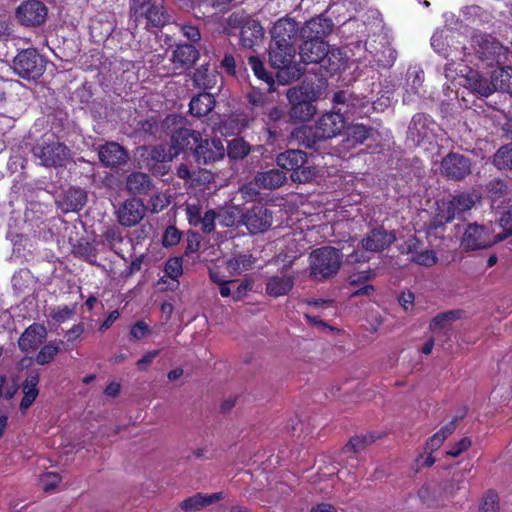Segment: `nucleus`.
<instances>
[{
	"label": "nucleus",
	"instance_id": "obj_1",
	"mask_svg": "<svg viewBox=\"0 0 512 512\" xmlns=\"http://www.w3.org/2000/svg\"><path fill=\"white\" fill-rule=\"evenodd\" d=\"M346 126L341 111L323 114L314 126L302 127L297 131V139L308 149L317 150L319 143L339 135Z\"/></svg>",
	"mask_w": 512,
	"mask_h": 512
},
{
	"label": "nucleus",
	"instance_id": "obj_2",
	"mask_svg": "<svg viewBox=\"0 0 512 512\" xmlns=\"http://www.w3.org/2000/svg\"><path fill=\"white\" fill-rule=\"evenodd\" d=\"M129 20L135 28H163L170 21L164 0H128Z\"/></svg>",
	"mask_w": 512,
	"mask_h": 512
},
{
	"label": "nucleus",
	"instance_id": "obj_3",
	"mask_svg": "<svg viewBox=\"0 0 512 512\" xmlns=\"http://www.w3.org/2000/svg\"><path fill=\"white\" fill-rule=\"evenodd\" d=\"M268 54L271 66L277 70L276 77L280 84H289L304 74L305 68L295 62V45L270 43Z\"/></svg>",
	"mask_w": 512,
	"mask_h": 512
},
{
	"label": "nucleus",
	"instance_id": "obj_4",
	"mask_svg": "<svg viewBox=\"0 0 512 512\" xmlns=\"http://www.w3.org/2000/svg\"><path fill=\"white\" fill-rule=\"evenodd\" d=\"M343 254L332 246H323L313 250L308 258L309 277L324 282L336 276L341 268Z\"/></svg>",
	"mask_w": 512,
	"mask_h": 512
},
{
	"label": "nucleus",
	"instance_id": "obj_5",
	"mask_svg": "<svg viewBox=\"0 0 512 512\" xmlns=\"http://www.w3.org/2000/svg\"><path fill=\"white\" fill-rule=\"evenodd\" d=\"M277 165L290 173L294 183H309L317 176V170L309 164L308 155L299 149H288L276 157Z\"/></svg>",
	"mask_w": 512,
	"mask_h": 512
},
{
	"label": "nucleus",
	"instance_id": "obj_6",
	"mask_svg": "<svg viewBox=\"0 0 512 512\" xmlns=\"http://www.w3.org/2000/svg\"><path fill=\"white\" fill-rule=\"evenodd\" d=\"M287 99L291 105L289 116L293 122L309 121L316 113L313 102L316 95L312 89L296 86L288 89Z\"/></svg>",
	"mask_w": 512,
	"mask_h": 512
},
{
	"label": "nucleus",
	"instance_id": "obj_7",
	"mask_svg": "<svg viewBox=\"0 0 512 512\" xmlns=\"http://www.w3.org/2000/svg\"><path fill=\"white\" fill-rule=\"evenodd\" d=\"M12 67L22 79L37 80L45 72L46 60L35 48H27L17 53Z\"/></svg>",
	"mask_w": 512,
	"mask_h": 512
},
{
	"label": "nucleus",
	"instance_id": "obj_8",
	"mask_svg": "<svg viewBox=\"0 0 512 512\" xmlns=\"http://www.w3.org/2000/svg\"><path fill=\"white\" fill-rule=\"evenodd\" d=\"M32 154L40 165L56 168L65 166L70 150L58 140L42 139L33 146Z\"/></svg>",
	"mask_w": 512,
	"mask_h": 512
},
{
	"label": "nucleus",
	"instance_id": "obj_9",
	"mask_svg": "<svg viewBox=\"0 0 512 512\" xmlns=\"http://www.w3.org/2000/svg\"><path fill=\"white\" fill-rule=\"evenodd\" d=\"M300 45V58L304 64H320L328 72L334 73L339 70V66L331 62V55L328 43L325 40L302 39Z\"/></svg>",
	"mask_w": 512,
	"mask_h": 512
},
{
	"label": "nucleus",
	"instance_id": "obj_10",
	"mask_svg": "<svg viewBox=\"0 0 512 512\" xmlns=\"http://www.w3.org/2000/svg\"><path fill=\"white\" fill-rule=\"evenodd\" d=\"M438 124L425 113H416L408 126L407 140L415 146L431 144L436 138Z\"/></svg>",
	"mask_w": 512,
	"mask_h": 512
},
{
	"label": "nucleus",
	"instance_id": "obj_11",
	"mask_svg": "<svg viewBox=\"0 0 512 512\" xmlns=\"http://www.w3.org/2000/svg\"><path fill=\"white\" fill-rule=\"evenodd\" d=\"M48 17V7L40 0H26L15 9V19L25 28H38Z\"/></svg>",
	"mask_w": 512,
	"mask_h": 512
},
{
	"label": "nucleus",
	"instance_id": "obj_12",
	"mask_svg": "<svg viewBox=\"0 0 512 512\" xmlns=\"http://www.w3.org/2000/svg\"><path fill=\"white\" fill-rule=\"evenodd\" d=\"M142 165L154 176H164L169 171L171 157L163 145L142 146L139 148Z\"/></svg>",
	"mask_w": 512,
	"mask_h": 512
},
{
	"label": "nucleus",
	"instance_id": "obj_13",
	"mask_svg": "<svg viewBox=\"0 0 512 512\" xmlns=\"http://www.w3.org/2000/svg\"><path fill=\"white\" fill-rule=\"evenodd\" d=\"M241 222L251 234L264 233L272 226L273 215L265 204L253 203L242 214Z\"/></svg>",
	"mask_w": 512,
	"mask_h": 512
},
{
	"label": "nucleus",
	"instance_id": "obj_14",
	"mask_svg": "<svg viewBox=\"0 0 512 512\" xmlns=\"http://www.w3.org/2000/svg\"><path fill=\"white\" fill-rule=\"evenodd\" d=\"M470 158L457 152H449L440 162V172L447 180L462 181L471 174Z\"/></svg>",
	"mask_w": 512,
	"mask_h": 512
},
{
	"label": "nucleus",
	"instance_id": "obj_15",
	"mask_svg": "<svg viewBox=\"0 0 512 512\" xmlns=\"http://www.w3.org/2000/svg\"><path fill=\"white\" fill-rule=\"evenodd\" d=\"M147 207L138 198L126 199L116 212L117 221L121 226L134 227L146 215Z\"/></svg>",
	"mask_w": 512,
	"mask_h": 512
},
{
	"label": "nucleus",
	"instance_id": "obj_16",
	"mask_svg": "<svg viewBox=\"0 0 512 512\" xmlns=\"http://www.w3.org/2000/svg\"><path fill=\"white\" fill-rule=\"evenodd\" d=\"M495 242L487 228L478 224H469L463 234L461 246L467 251H475L488 248Z\"/></svg>",
	"mask_w": 512,
	"mask_h": 512
},
{
	"label": "nucleus",
	"instance_id": "obj_17",
	"mask_svg": "<svg viewBox=\"0 0 512 512\" xmlns=\"http://www.w3.org/2000/svg\"><path fill=\"white\" fill-rule=\"evenodd\" d=\"M225 155V148L220 139H203L201 138L198 145L194 147L192 156L198 164H211L220 159Z\"/></svg>",
	"mask_w": 512,
	"mask_h": 512
},
{
	"label": "nucleus",
	"instance_id": "obj_18",
	"mask_svg": "<svg viewBox=\"0 0 512 512\" xmlns=\"http://www.w3.org/2000/svg\"><path fill=\"white\" fill-rule=\"evenodd\" d=\"M202 135L200 132L180 127L171 134L170 151L177 156L180 153H189L192 155L194 147L200 142Z\"/></svg>",
	"mask_w": 512,
	"mask_h": 512
},
{
	"label": "nucleus",
	"instance_id": "obj_19",
	"mask_svg": "<svg viewBox=\"0 0 512 512\" xmlns=\"http://www.w3.org/2000/svg\"><path fill=\"white\" fill-rule=\"evenodd\" d=\"M300 29L298 23L293 19H279L271 30L270 43L296 46Z\"/></svg>",
	"mask_w": 512,
	"mask_h": 512
},
{
	"label": "nucleus",
	"instance_id": "obj_20",
	"mask_svg": "<svg viewBox=\"0 0 512 512\" xmlns=\"http://www.w3.org/2000/svg\"><path fill=\"white\" fill-rule=\"evenodd\" d=\"M395 240L394 231H386L383 227H377L363 237L361 245L366 251L382 252L388 249Z\"/></svg>",
	"mask_w": 512,
	"mask_h": 512
},
{
	"label": "nucleus",
	"instance_id": "obj_21",
	"mask_svg": "<svg viewBox=\"0 0 512 512\" xmlns=\"http://www.w3.org/2000/svg\"><path fill=\"white\" fill-rule=\"evenodd\" d=\"M100 162L109 168H116L125 165L129 159L127 150L119 143L110 141L98 148Z\"/></svg>",
	"mask_w": 512,
	"mask_h": 512
},
{
	"label": "nucleus",
	"instance_id": "obj_22",
	"mask_svg": "<svg viewBox=\"0 0 512 512\" xmlns=\"http://www.w3.org/2000/svg\"><path fill=\"white\" fill-rule=\"evenodd\" d=\"M334 24L331 19L322 15L308 20L300 29L302 39L324 40L331 32Z\"/></svg>",
	"mask_w": 512,
	"mask_h": 512
},
{
	"label": "nucleus",
	"instance_id": "obj_23",
	"mask_svg": "<svg viewBox=\"0 0 512 512\" xmlns=\"http://www.w3.org/2000/svg\"><path fill=\"white\" fill-rule=\"evenodd\" d=\"M47 337V329L43 324L33 323L28 326L18 339V347L22 352L35 351Z\"/></svg>",
	"mask_w": 512,
	"mask_h": 512
},
{
	"label": "nucleus",
	"instance_id": "obj_24",
	"mask_svg": "<svg viewBox=\"0 0 512 512\" xmlns=\"http://www.w3.org/2000/svg\"><path fill=\"white\" fill-rule=\"evenodd\" d=\"M40 375L38 371H30L22 383L23 397L19 408L22 412L26 411L35 402L39 395Z\"/></svg>",
	"mask_w": 512,
	"mask_h": 512
},
{
	"label": "nucleus",
	"instance_id": "obj_25",
	"mask_svg": "<svg viewBox=\"0 0 512 512\" xmlns=\"http://www.w3.org/2000/svg\"><path fill=\"white\" fill-rule=\"evenodd\" d=\"M87 193L79 187H70L62 196L59 206L64 213L79 212L87 203Z\"/></svg>",
	"mask_w": 512,
	"mask_h": 512
},
{
	"label": "nucleus",
	"instance_id": "obj_26",
	"mask_svg": "<svg viewBox=\"0 0 512 512\" xmlns=\"http://www.w3.org/2000/svg\"><path fill=\"white\" fill-rule=\"evenodd\" d=\"M200 56L199 51L192 44H178L172 53V62L175 68L189 69Z\"/></svg>",
	"mask_w": 512,
	"mask_h": 512
},
{
	"label": "nucleus",
	"instance_id": "obj_27",
	"mask_svg": "<svg viewBox=\"0 0 512 512\" xmlns=\"http://www.w3.org/2000/svg\"><path fill=\"white\" fill-rule=\"evenodd\" d=\"M371 128L363 124H355L347 128L346 137L340 144L341 151L348 152L363 144L370 136Z\"/></svg>",
	"mask_w": 512,
	"mask_h": 512
},
{
	"label": "nucleus",
	"instance_id": "obj_28",
	"mask_svg": "<svg viewBox=\"0 0 512 512\" xmlns=\"http://www.w3.org/2000/svg\"><path fill=\"white\" fill-rule=\"evenodd\" d=\"M224 498L222 492L213 493L210 495H203L197 493L184 499L180 503V508L186 512L199 511L213 503H216Z\"/></svg>",
	"mask_w": 512,
	"mask_h": 512
},
{
	"label": "nucleus",
	"instance_id": "obj_29",
	"mask_svg": "<svg viewBox=\"0 0 512 512\" xmlns=\"http://www.w3.org/2000/svg\"><path fill=\"white\" fill-rule=\"evenodd\" d=\"M468 87L481 97H488L496 90L493 78L488 80L478 73V71L470 70L466 77Z\"/></svg>",
	"mask_w": 512,
	"mask_h": 512
},
{
	"label": "nucleus",
	"instance_id": "obj_30",
	"mask_svg": "<svg viewBox=\"0 0 512 512\" xmlns=\"http://www.w3.org/2000/svg\"><path fill=\"white\" fill-rule=\"evenodd\" d=\"M294 286V277L289 275H274L266 282V293L272 297L287 295Z\"/></svg>",
	"mask_w": 512,
	"mask_h": 512
},
{
	"label": "nucleus",
	"instance_id": "obj_31",
	"mask_svg": "<svg viewBox=\"0 0 512 512\" xmlns=\"http://www.w3.org/2000/svg\"><path fill=\"white\" fill-rule=\"evenodd\" d=\"M255 181L259 187L273 190L281 187L287 181V176L283 169L273 168L259 172Z\"/></svg>",
	"mask_w": 512,
	"mask_h": 512
},
{
	"label": "nucleus",
	"instance_id": "obj_32",
	"mask_svg": "<svg viewBox=\"0 0 512 512\" xmlns=\"http://www.w3.org/2000/svg\"><path fill=\"white\" fill-rule=\"evenodd\" d=\"M152 187L151 177L143 172H132L126 179V188L131 194L146 195Z\"/></svg>",
	"mask_w": 512,
	"mask_h": 512
},
{
	"label": "nucleus",
	"instance_id": "obj_33",
	"mask_svg": "<svg viewBox=\"0 0 512 512\" xmlns=\"http://www.w3.org/2000/svg\"><path fill=\"white\" fill-rule=\"evenodd\" d=\"M215 106V98L211 93L203 92L192 97L189 112L195 117L206 116Z\"/></svg>",
	"mask_w": 512,
	"mask_h": 512
},
{
	"label": "nucleus",
	"instance_id": "obj_34",
	"mask_svg": "<svg viewBox=\"0 0 512 512\" xmlns=\"http://www.w3.org/2000/svg\"><path fill=\"white\" fill-rule=\"evenodd\" d=\"M233 0H199L198 10L203 16L226 13L235 7Z\"/></svg>",
	"mask_w": 512,
	"mask_h": 512
},
{
	"label": "nucleus",
	"instance_id": "obj_35",
	"mask_svg": "<svg viewBox=\"0 0 512 512\" xmlns=\"http://www.w3.org/2000/svg\"><path fill=\"white\" fill-rule=\"evenodd\" d=\"M248 63L256 78L265 86L266 92L274 91L275 82L273 75L265 69L261 59L257 56H250L248 58Z\"/></svg>",
	"mask_w": 512,
	"mask_h": 512
},
{
	"label": "nucleus",
	"instance_id": "obj_36",
	"mask_svg": "<svg viewBox=\"0 0 512 512\" xmlns=\"http://www.w3.org/2000/svg\"><path fill=\"white\" fill-rule=\"evenodd\" d=\"M263 37V28L258 23L246 25L241 28L240 42L244 47L252 48L257 45Z\"/></svg>",
	"mask_w": 512,
	"mask_h": 512
},
{
	"label": "nucleus",
	"instance_id": "obj_37",
	"mask_svg": "<svg viewBox=\"0 0 512 512\" xmlns=\"http://www.w3.org/2000/svg\"><path fill=\"white\" fill-rule=\"evenodd\" d=\"M192 80L196 87L208 90L215 87L217 75L209 71L208 65H202L195 70Z\"/></svg>",
	"mask_w": 512,
	"mask_h": 512
},
{
	"label": "nucleus",
	"instance_id": "obj_38",
	"mask_svg": "<svg viewBox=\"0 0 512 512\" xmlns=\"http://www.w3.org/2000/svg\"><path fill=\"white\" fill-rule=\"evenodd\" d=\"M486 192L492 202L504 200L509 195V186L506 180L495 177L486 184Z\"/></svg>",
	"mask_w": 512,
	"mask_h": 512
},
{
	"label": "nucleus",
	"instance_id": "obj_39",
	"mask_svg": "<svg viewBox=\"0 0 512 512\" xmlns=\"http://www.w3.org/2000/svg\"><path fill=\"white\" fill-rule=\"evenodd\" d=\"M457 214L452 204L448 201L437 202L436 213L433 218V226L436 228L452 222Z\"/></svg>",
	"mask_w": 512,
	"mask_h": 512
},
{
	"label": "nucleus",
	"instance_id": "obj_40",
	"mask_svg": "<svg viewBox=\"0 0 512 512\" xmlns=\"http://www.w3.org/2000/svg\"><path fill=\"white\" fill-rule=\"evenodd\" d=\"M407 252L412 254V262L421 266L431 267L435 265L438 260L436 253L433 250L417 251L416 243L408 244Z\"/></svg>",
	"mask_w": 512,
	"mask_h": 512
},
{
	"label": "nucleus",
	"instance_id": "obj_41",
	"mask_svg": "<svg viewBox=\"0 0 512 512\" xmlns=\"http://www.w3.org/2000/svg\"><path fill=\"white\" fill-rule=\"evenodd\" d=\"M476 194L472 192H462L452 197L449 202L452 204L455 213L458 215L470 210L476 202Z\"/></svg>",
	"mask_w": 512,
	"mask_h": 512
},
{
	"label": "nucleus",
	"instance_id": "obj_42",
	"mask_svg": "<svg viewBox=\"0 0 512 512\" xmlns=\"http://www.w3.org/2000/svg\"><path fill=\"white\" fill-rule=\"evenodd\" d=\"M492 163L499 170H511L512 143L501 146L494 154Z\"/></svg>",
	"mask_w": 512,
	"mask_h": 512
},
{
	"label": "nucleus",
	"instance_id": "obj_43",
	"mask_svg": "<svg viewBox=\"0 0 512 512\" xmlns=\"http://www.w3.org/2000/svg\"><path fill=\"white\" fill-rule=\"evenodd\" d=\"M250 151V145L243 138H234L228 142L227 155L230 159H243L250 153Z\"/></svg>",
	"mask_w": 512,
	"mask_h": 512
},
{
	"label": "nucleus",
	"instance_id": "obj_44",
	"mask_svg": "<svg viewBox=\"0 0 512 512\" xmlns=\"http://www.w3.org/2000/svg\"><path fill=\"white\" fill-rule=\"evenodd\" d=\"M462 310H450L437 314L430 322L429 328L431 331L442 330L446 325L452 321L460 319Z\"/></svg>",
	"mask_w": 512,
	"mask_h": 512
},
{
	"label": "nucleus",
	"instance_id": "obj_45",
	"mask_svg": "<svg viewBox=\"0 0 512 512\" xmlns=\"http://www.w3.org/2000/svg\"><path fill=\"white\" fill-rule=\"evenodd\" d=\"M496 89L512 94V67L501 68L492 74Z\"/></svg>",
	"mask_w": 512,
	"mask_h": 512
},
{
	"label": "nucleus",
	"instance_id": "obj_46",
	"mask_svg": "<svg viewBox=\"0 0 512 512\" xmlns=\"http://www.w3.org/2000/svg\"><path fill=\"white\" fill-rule=\"evenodd\" d=\"M60 343L61 341L57 342L56 340H53L45 344L36 355V363L39 365H46L52 362L60 352Z\"/></svg>",
	"mask_w": 512,
	"mask_h": 512
},
{
	"label": "nucleus",
	"instance_id": "obj_47",
	"mask_svg": "<svg viewBox=\"0 0 512 512\" xmlns=\"http://www.w3.org/2000/svg\"><path fill=\"white\" fill-rule=\"evenodd\" d=\"M227 265L232 272L240 274L253 268L254 259L251 254H238L231 258Z\"/></svg>",
	"mask_w": 512,
	"mask_h": 512
},
{
	"label": "nucleus",
	"instance_id": "obj_48",
	"mask_svg": "<svg viewBox=\"0 0 512 512\" xmlns=\"http://www.w3.org/2000/svg\"><path fill=\"white\" fill-rule=\"evenodd\" d=\"M374 441L375 437L372 434L356 435L350 438L349 442L344 447V451L358 454Z\"/></svg>",
	"mask_w": 512,
	"mask_h": 512
},
{
	"label": "nucleus",
	"instance_id": "obj_49",
	"mask_svg": "<svg viewBox=\"0 0 512 512\" xmlns=\"http://www.w3.org/2000/svg\"><path fill=\"white\" fill-rule=\"evenodd\" d=\"M218 62L216 65L217 69H220L227 76L237 78V61L234 52H225Z\"/></svg>",
	"mask_w": 512,
	"mask_h": 512
},
{
	"label": "nucleus",
	"instance_id": "obj_50",
	"mask_svg": "<svg viewBox=\"0 0 512 512\" xmlns=\"http://www.w3.org/2000/svg\"><path fill=\"white\" fill-rule=\"evenodd\" d=\"M103 242L115 253H118L116 248L123 242L120 229L116 226L107 228L103 233Z\"/></svg>",
	"mask_w": 512,
	"mask_h": 512
},
{
	"label": "nucleus",
	"instance_id": "obj_51",
	"mask_svg": "<svg viewBox=\"0 0 512 512\" xmlns=\"http://www.w3.org/2000/svg\"><path fill=\"white\" fill-rule=\"evenodd\" d=\"M499 225L503 230V233L496 236L497 241H502L512 236V209L508 208L501 213L499 218Z\"/></svg>",
	"mask_w": 512,
	"mask_h": 512
},
{
	"label": "nucleus",
	"instance_id": "obj_52",
	"mask_svg": "<svg viewBox=\"0 0 512 512\" xmlns=\"http://www.w3.org/2000/svg\"><path fill=\"white\" fill-rule=\"evenodd\" d=\"M182 263L183 262L181 257L169 258L164 266L165 276L177 281L178 278L183 274Z\"/></svg>",
	"mask_w": 512,
	"mask_h": 512
},
{
	"label": "nucleus",
	"instance_id": "obj_53",
	"mask_svg": "<svg viewBox=\"0 0 512 512\" xmlns=\"http://www.w3.org/2000/svg\"><path fill=\"white\" fill-rule=\"evenodd\" d=\"M75 307L76 305H65L63 307L53 308L51 309L49 316L56 324H62L74 316Z\"/></svg>",
	"mask_w": 512,
	"mask_h": 512
},
{
	"label": "nucleus",
	"instance_id": "obj_54",
	"mask_svg": "<svg viewBox=\"0 0 512 512\" xmlns=\"http://www.w3.org/2000/svg\"><path fill=\"white\" fill-rule=\"evenodd\" d=\"M499 508L498 494L493 490H488L483 496L479 512H498Z\"/></svg>",
	"mask_w": 512,
	"mask_h": 512
},
{
	"label": "nucleus",
	"instance_id": "obj_55",
	"mask_svg": "<svg viewBox=\"0 0 512 512\" xmlns=\"http://www.w3.org/2000/svg\"><path fill=\"white\" fill-rule=\"evenodd\" d=\"M182 238V232L174 225H169L162 235V245L165 248L177 245Z\"/></svg>",
	"mask_w": 512,
	"mask_h": 512
},
{
	"label": "nucleus",
	"instance_id": "obj_56",
	"mask_svg": "<svg viewBox=\"0 0 512 512\" xmlns=\"http://www.w3.org/2000/svg\"><path fill=\"white\" fill-rule=\"evenodd\" d=\"M151 334L150 326L143 320L135 322L130 328V338L134 341L141 340Z\"/></svg>",
	"mask_w": 512,
	"mask_h": 512
},
{
	"label": "nucleus",
	"instance_id": "obj_57",
	"mask_svg": "<svg viewBox=\"0 0 512 512\" xmlns=\"http://www.w3.org/2000/svg\"><path fill=\"white\" fill-rule=\"evenodd\" d=\"M264 87H252L251 91L247 93V100L254 106H263L267 99V94Z\"/></svg>",
	"mask_w": 512,
	"mask_h": 512
},
{
	"label": "nucleus",
	"instance_id": "obj_58",
	"mask_svg": "<svg viewBox=\"0 0 512 512\" xmlns=\"http://www.w3.org/2000/svg\"><path fill=\"white\" fill-rule=\"evenodd\" d=\"M215 219L216 212L213 209H209L201 216L198 227L203 233L209 234L215 229Z\"/></svg>",
	"mask_w": 512,
	"mask_h": 512
},
{
	"label": "nucleus",
	"instance_id": "obj_59",
	"mask_svg": "<svg viewBox=\"0 0 512 512\" xmlns=\"http://www.w3.org/2000/svg\"><path fill=\"white\" fill-rule=\"evenodd\" d=\"M284 117V112L279 106H274L268 113V132L270 138H276L277 132L275 126H271V123H277Z\"/></svg>",
	"mask_w": 512,
	"mask_h": 512
},
{
	"label": "nucleus",
	"instance_id": "obj_60",
	"mask_svg": "<svg viewBox=\"0 0 512 512\" xmlns=\"http://www.w3.org/2000/svg\"><path fill=\"white\" fill-rule=\"evenodd\" d=\"M185 211L189 224L198 227L202 216V207L199 204H187Z\"/></svg>",
	"mask_w": 512,
	"mask_h": 512
},
{
	"label": "nucleus",
	"instance_id": "obj_61",
	"mask_svg": "<svg viewBox=\"0 0 512 512\" xmlns=\"http://www.w3.org/2000/svg\"><path fill=\"white\" fill-rule=\"evenodd\" d=\"M179 30L181 34L191 42H198L201 39V33L197 26L191 24H180Z\"/></svg>",
	"mask_w": 512,
	"mask_h": 512
},
{
	"label": "nucleus",
	"instance_id": "obj_62",
	"mask_svg": "<svg viewBox=\"0 0 512 512\" xmlns=\"http://www.w3.org/2000/svg\"><path fill=\"white\" fill-rule=\"evenodd\" d=\"M201 243V236L197 232H188L186 238V247H185V255L189 256L192 253H195L199 250Z\"/></svg>",
	"mask_w": 512,
	"mask_h": 512
},
{
	"label": "nucleus",
	"instance_id": "obj_63",
	"mask_svg": "<svg viewBox=\"0 0 512 512\" xmlns=\"http://www.w3.org/2000/svg\"><path fill=\"white\" fill-rule=\"evenodd\" d=\"M472 445V441L469 437H463L457 443H455L446 454L451 457H458L464 451L468 450V448Z\"/></svg>",
	"mask_w": 512,
	"mask_h": 512
},
{
	"label": "nucleus",
	"instance_id": "obj_64",
	"mask_svg": "<svg viewBox=\"0 0 512 512\" xmlns=\"http://www.w3.org/2000/svg\"><path fill=\"white\" fill-rule=\"evenodd\" d=\"M168 204V199L160 193L152 195L149 199V205L153 213H158L164 210Z\"/></svg>",
	"mask_w": 512,
	"mask_h": 512
}]
</instances>
